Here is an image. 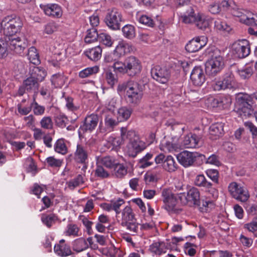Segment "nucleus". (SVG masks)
I'll return each instance as SVG.
<instances>
[{
    "instance_id": "1",
    "label": "nucleus",
    "mask_w": 257,
    "mask_h": 257,
    "mask_svg": "<svg viewBox=\"0 0 257 257\" xmlns=\"http://www.w3.org/2000/svg\"><path fill=\"white\" fill-rule=\"evenodd\" d=\"M252 97L246 93H239L236 97L234 111L242 118L254 114L252 107Z\"/></svg>"
},
{
    "instance_id": "2",
    "label": "nucleus",
    "mask_w": 257,
    "mask_h": 257,
    "mask_svg": "<svg viewBox=\"0 0 257 257\" xmlns=\"http://www.w3.org/2000/svg\"><path fill=\"white\" fill-rule=\"evenodd\" d=\"M2 25L4 34L6 36H11L21 31L23 22L19 17L8 16L2 20Z\"/></svg>"
},
{
    "instance_id": "3",
    "label": "nucleus",
    "mask_w": 257,
    "mask_h": 257,
    "mask_svg": "<svg viewBox=\"0 0 257 257\" xmlns=\"http://www.w3.org/2000/svg\"><path fill=\"white\" fill-rule=\"evenodd\" d=\"M224 65L223 58L219 54V53H213L206 62V72L208 75L214 76L222 70Z\"/></svg>"
},
{
    "instance_id": "4",
    "label": "nucleus",
    "mask_w": 257,
    "mask_h": 257,
    "mask_svg": "<svg viewBox=\"0 0 257 257\" xmlns=\"http://www.w3.org/2000/svg\"><path fill=\"white\" fill-rule=\"evenodd\" d=\"M228 189L232 197L240 202H247L250 197L247 188L235 182L230 183L228 185Z\"/></svg>"
},
{
    "instance_id": "5",
    "label": "nucleus",
    "mask_w": 257,
    "mask_h": 257,
    "mask_svg": "<svg viewBox=\"0 0 257 257\" xmlns=\"http://www.w3.org/2000/svg\"><path fill=\"white\" fill-rule=\"evenodd\" d=\"M177 195L170 188H165L161 190V197L164 203V208L168 212H174L176 210L178 203Z\"/></svg>"
},
{
    "instance_id": "6",
    "label": "nucleus",
    "mask_w": 257,
    "mask_h": 257,
    "mask_svg": "<svg viewBox=\"0 0 257 257\" xmlns=\"http://www.w3.org/2000/svg\"><path fill=\"white\" fill-rule=\"evenodd\" d=\"M235 86L234 77L231 72L225 74L222 78L216 80L212 85L213 88L215 91L231 89L235 88Z\"/></svg>"
},
{
    "instance_id": "7",
    "label": "nucleus",
    "mask_w": 257,
    "mask_h": 257,
    "mask_svg": "<svg viewBox=\"0 0 257 257\" xmlns=\"http://www.w3.org/2000/svg\"><path fill=\"white\" fill-rule=\"evenodd\" d=\"M9 49L16 53L21 54L27 47L25 37L21 35L19 36H6Z\"/></svg>"
},
{
    "instance_id": "8",
    "label": "nucleus",
    "mask_w": 257,
    "mask_h": 257,
    "mask_svg": "<svg viewBox=\"0 0 257 257\" xmlns=\"http://www.w3.org/2000/svg\"><path fill=\"white\" fill-rule=\"evenodd\" d=\"M181 202L184 205H198L200 202V192L195 187H192L186 195L184 193H178Z\"/></svg>"
},
{
    "instance_id": "9",
    "label": "nucleus",
    "mask_w": 257,
    "mask_h": 257,
    "mask_svg": "<svg viewBox=\"0 0 257 257\" xmlns=\"http://www.w3.org/2000/svg\"><path fill=\"white\" fill-rule=\"evenodd\" d=\"M126 65V74L130 77H134L139 75L142 69L141 61L137 57L131 56L125 59Z\"/></svg>"
},
{
    "instance_id": "10",
    "label": "nucleus",
    "mask_w": 257,
    "mask_h": 257,
    "mask_svg": "<svg viewBox=\"0 0 257 257\" xmlns=\"http://www.w3.org/2000/svg\"><path fill=\"white\" fill-rule=\"evenodd\" d=\"M232 52L234 57L243 58L247 56L250 53V47L248 41L243 39L233 43Z\"/></svg>"
},
{
    "instance_id": "11",
    "label": "nucleus",
    "mask_w": 257,
    "mask_h": 257,
    "mask_svg": "<svg viewBox=\"0 0 257 257\" xmlns=\"http://www.w3.org/2000/svg\"><path fill=\"white\" fill-rule=\"evenodd\" d=\"M152 78L162 84L166 83L170 79L171 71L166 67L159 65L154 66L151 71Z\"/></svg>"
},
{
    "instance_id": "12",
    "label": "nucleus",
    "mask_w": 257,
    "mask_h": 257,
    "mask_svg": "<svg viewBox=\"0 0 257 257\" xmlns=\"http://www.w3.org/2000/svg\"><path fill=\"white\" fill-rule=\"evenodd\" d=\"M122 21L121 13L116 9H112L108 12L105 18L106 25L111 30H116L120 28V22Z\"/></svg>"
},
{
    "instance_id": "13",
    "label": "nucleus",
    "mask_w": 257,
    "mask_h": 257,
    "mask_svg": "<svg viewBox=\"0 0 257 257\" xmlns=\"http://www.w3.org/2000/svg\"><path fill=\"white\" fill-rule=\"evenodd\" d=\"M146 148V143L137 136L133 141L129 142L126 147V153L130 157L135 158Z\"/></svg>"
},
{
    "instance_id": "14",
    "label": "nucleus",
    "mask_w": 257,
    "mask_h": 257,
    "mask_svg": "<svg viewBox=\"0 0 257 257\" xmlns=\"http://www.w3.org/2000/svg\"><path fill=\"white\" fill-rule=\"evenodd\" d=\"M126 90V95L127 100L131 104H136L139 103L142 98L143 93L140 88L139 85L134 82L132 86Z\"/></svg>"
},
{
    "instance_id": "15",
    "label": "nucleus",
    "mask_w": 257,
    "mask_h": 257,
    "mask_svg": "<svg viewBox=\"0 0 257 257\" xmlns=\"http://www.w3.org/2000/svg\"><path fill=\"white\" fill-rule=\"evenodd\" d=\"M194 184L198 187L204 188L214 198L218 196L217 190L213 187L212 184L208 181L203 175H197L194 180Z\"/></svg>"
},
{
    "instance_id": "16",
    "label": "nucleus",
    "mask_w": 257,
    "mask_h": 257,
    "mask_svg": "<svg viewBox=\"0 0 257 257\" xmlns=\"http://www.w3.org/2000/svg\"><path fill=\"white\" fill-rule=\"evenodd\" d=\"M90 152L86 145L77 144L74 154V160L78 163L85 164L88 161Z\"/></svg>"
},
{
    "instance_id": "17",
    "label": "nucleus",
    "mask_w": 257,
    "mask_h": 257,
    "mask_svg": "<svg viewBox=\"0 0 257 257\" xmlns=\"http://www.w3.org/2000/svg\"><path fill=\"white\" fill-rule=\"evenodd\" d=\"M207 43V38L205 36L196 37L190 40L186 45V50L189 53L196 52L203 47Z\"/></svg>"
},
{
    "instance_id": "18",
    "label": "nucleus",
    "mask_w": 257,
    "mask_h": 257,
    "mask_svg": "<svg viewBox=\"0 0 257 257\" xmlns=\"http://www.w3.org/2000/svg\"><path fill=\"white\" fill-rule=\"evenodd\" d=\"M197 157V153L184 151L178 154L177 159L179 163L184 167L192 166Z\"/></svg>"
},
{
    "instance_id": "19",
    "label": "nucleus",
    "mask_w": 257,
    "mask_h": 257,
    "mask_svg": "<svg viewBox=\"0 0 257 257\" xmlns=\"http://www.w3.org/2000/svg\"><path fill=\"white\" fill-rule=\"evenodd\" d=\"M99 121V117L96 114L92 113L87 116L85 119L84 122L79 128V133H84L87 131L91 132L95 129Z\"/></svg>"
},
{
    "instance_id": "20",
    "label": "nucleus",
    "mask_w": 257,
    "mask_h": 257,
    "mask_svg": "<svg viewBox=\"0 0 257 257\" xmlns=\"http://www.w3.org/2000/svg\"><path fill=\"white\" fill-rule=\"evenodd\" d=\"M132 51L133 47L132 45L122 40L118 42L114 50L113 51V54L115 57L120 58L130 53Z\"/></svg>"
},
{
    "instance_id": "21",
    "label": "nucleus",
    "mask_w": 257,
    "mask_h": 257,
    "mask_svg": "<svg viewBox=\"0 0 257 257\" xmlns=\"http://www.w3.org/2000/svg\"><path fill=\"white\" fill-rule=\"evenodd\" d=\"M190 79L193 85L201 86L205 81V77L203 70L201 66H196L190 74Z\"/></svg>"
},
{
    "instance_id": "22",
    "label": "nucleus",
    "mask_w": 257,
    "mask_h": 257,
    "mask_svg": "<svg viewBox=\"0 0 257 257\" xmlns=\"http://www.w3.org/2000/svg\"><path fill=\"white\" fill-rule=\"evenodd\" d=\"M40 8L43 10L45 14L53 18H59L62 15L61 7L54 4H50L46 5H40Z\"/></svg>"
},
{
    "instance_id": "23",
    "label": "nucleus",
    "mask_w": 257,
    "mask_h": 257,
    "mask_svg": "<svg viewBox=\"0 0 257 257\" xmlns=\"http://www.w3.org/2000/svg\"><path fill=\"white\" fill-rule=\"evenodd\" d=\"M87 242L89 243L90 247L93 248V247L92 246V238L89 237L87 238V240L83 238H79L74 240L73 244V248L75 251L78 252L82 251L88 247L89 246Z\"/></svg>"
},
{
    "instance_id": "24",
    "label": "nucleus",
    "mask_w": 257,
    "mask_h": 257,
    "mask_svg": "<svg viewBox=\"0 0 257 257\" xmlns=\"http://www.w3.org/2000/svg\"><path fill=\"white\" fill-rule=\"evenodd\" d=\"M55 252L60 256H67L72 253L70 246L65 243V240L61 239L54 247Z\"/></svg>"
},
{
    "instance_id": "25",
    "label": "nucleus",
    "mask_w": 257,
    "mask_h": 257,
    "mask_svg": "<svg viewBox=\"0 0 257 257\" xmlns=\"http://www.w3.org/2000/svg\"><path fill=\"white\" fill-rule=\"evenodd\" d=\"M230 12L233 16L238 17L239 21L244 24L248 17L253 15L250 12L237 7L231 8Z\"/></svg>"
},
{
    "instance_id": "26",
    "label": "nucleus",
    "mask_w": 257,
    "mask_h": 257,
    "mask_svg": "<svg viewBox=\"0 0 257 257\" xmlns=\"http://www.w3.org/2000/svg\"><path fill=\"white\" fill-rule=\"evenodd\" d=\"M224 124L222 122H217L212 124L209 127L210 138L216 140L222 136L223 134Z\"/></svg>"
},
{
    "instance_id": "27",
    "label": "nucleus",
    "mask_w": 257,
    "mask_h": 257,
    "mask_svg": "<svg viewBox=\"0 0 257 257\" xmlns=\"http://www.w3.org/2000/svg\"><path fill=\"white\" fill-rule=\"evenodd\" d=\"M200 138L195 134H190L185 137L183 145L187 148H194L198 146Z\"/></svg>"
},
{
    "instance_id": "28",
    "label": "nucleus",
    "mask_w": 257,
    "mask_h": 257,
    "mask_svg": "<svg viewBox=\"0 0 257 257\" xmlns=\"http://www.w3.org/2000/svg\"><path fill=\"white\" fill-rule=\"evenodd\" d=\"M30 76L38 82L42 81L47 75V71L41 67H33L30 68Z\"/></svg>"
},
{
    "instance_id": "29",
    "label": "nucleus",
    "mask_w": 257,
    "mask_h": 257,
    "mask_svg": "<svg viewBox=\"0 0 257 257\" xmlns=\"http://www.w3.org/2000/svg\"><path fill=\"white\" fill-rule=\"evenodd\" d=\"M84 53L90 60L94 61H97L101 57L102 49L99 46H97L86 50Z\"/></svg>"
},
{
    "instance_id": "30",
    "label": "nucleus",
    "mask_w": 257,
    "mask_h": 257,
    "mask_svg": "<svg viewBox=\"0 0 257 257\" xmlns=\"http://www.w3.org/2000/svg\"><path fill=\"white\" fill-rule=\"evenodd\" d=\"M121 225L135 219V214L130 206H125L121 211Z\"/></svg>"
},
{
    "instance_id": "31",
    "label": "nucleus",
    "mask_w": 257,
    "mask_h": 257,
    "mask_svg": "<svg viewBox=\"0 0 257 257\" xmlns=\"http://www.w3.org/2000/svg\"><path fill=\"white\" fill-rule=\"evenodd\" d=\"M23 84L28 92H36L38 89V82L31 76L24 81Z\"/></svg>"
},
{
    "instance_id": "32",
    "label": "nucleus",
    "mask_w": 257,
    "mask_h": 257,
    "mask_svg": "<svg viewBox=\"0 0 257 257\" xmlns=\"http://www.w3.org/2000/svg\"><path fill=\"white\" fill-rule=\"evenodd\" d=\"M181 20L184 23L191 24L196 21L197 16L195 14L194 10L189 7L186 12L181 17Z\"/></svg>"
},
{
    "instance_id": "33",
    "label": "nucleus",
    "mask_w": 257,
    "mask_h": 257,
    "mask_svg": "<svg viewBox=\"0 0 257 257\" xmlns=\"http://www.w3.org/2000/svg\"><path fill=\"white\" fill-rule=\"evenodd\" d=\"M163 167L166 171L173 172L177 169L178 165L172 156H168L164 161Z\"/></svg>"
},
{
    "instance_id": "34",
    "label": "nucleus",
    "mask_w": 257,
    "mask_h": 257,
    "mask_svg": "<svg viewBox=\"0 0 257 257\" xmlns=\"http://www.w3.org/2000/svg\"><path fill=\"white\" fill-rule=\"evenodd\" d=\"M137 136L135 131L132 130H127L125 127H122L120 128V139L122 142L126 140L130 142L133 141L135 138Z\"/></svg>"
},
{
    "instance_id": "35",
    "label": "nucleus",
    "mask_w": 257,
    "mask_h": 257,
    "mask_svg": "<svg viewBox=\"0 0 257 257\" xmlns=\"http://www.w3.org/2000/svg\"><path fill=\"white\" fill-rule=\"evenodd\" d=\"M103 77L106 83L111 88L118 82V78L110 70H106L104 72Z\"/></svg>"
},
{
    "instance_id": "36",
    "label": "nucleus",
    "mask_w": 257,
    "mask_h": 257,
    "mask_svg": "<svg viewBox=\"0 0 257 257\" xmlns=\"http://www.w3.org/2000/svg\"><path fill=\"white\" fill-rule=\"evenodd\" d=\"M27 57L31 63L34 65H38L40 63L39 55L35 47H31L29 49Z\"/></svg>"
},
{
    "instance_id": "37",
    "label": "nucleus",
    "mask_w": 257,
    "mask_h": 257,
    "mask_svg": "<svg viewBox=\"0 0 257 257\" xmlns=\"http://www.w3.org/2000/svg\"><path fill=\"white\" fill-rule=\"evenodd\" d=\"M132 113L131 109L123 106L119 108L117 110V119L119 121H123L127 120Z\"/></svg>"
},
{
    "instance_id": "38",
    "label": "nucleus",
    "mask_w": 257,
    "mask_h": 257,
    "mask_svg": "<svg viewBox=\"0 0 257 257\" xmlns=\"http://www.w3.org/2000/svg\"><path fill=\"white\" fill-rule=\"evenodd\" d=\"M136 18L140 24L146 26L153 27L155 25L154 21L152 18L146 15H142L138 13L136 15Z\"/></svg>"
},
{
    "instance_id": "39",
    "label": "nucleus",
    "mask_w": 257,
    "mask_h": 257,
    "mask_svg": "<svg viewBox=\"0 0 257 257\" xmlns=\"http://www.w3.org/2000/svg\"><path fill=\"white\" fill-rule=\"evenodd\" d=\"M153 158V154L151 153H148L141 159L138 163V166L140 168H146L153 164L152 161Z\"/></svg>"
},
{
    "instance_id": "40",
    "label": "nucleus",
    "mask_w": 257,
    "mask_h": 257,
    "mask_svg": "<svg viewBox=\"0 0 257 257\" xmlns=\"http://www.w3.org/2000/svg\"><path fill=\"white\" fill-rule=\"evenodd\" d=\"M150 249L156 254L160 255L166 252V245L164 242H155L150 246Z\"/></svg>"
},
{
    "instance_id": "41",
    "label": "nucleus",
    "mask_w": 257,
    "mask_h": 257,
    "mask_svg": "<svg viewBox=\"0 0 257 257\" xmlns=\"http://www.w3.org/2000/svg\"><path fill=\"white\" fill-rule=\"evenodd\" d=\"M99 70V68L98 66L87 67L80 71L79 76L80 78H85L97 73Z\"/></svg>"
},
{
    "instance_id": "42",
    "label": "nucleus",
    "mask_w": 257,
    "mask_h": 257,
    "mask_svg": "<svg viewBox=\"0 0 257 257\" xmlns=\"http://www.w3.org/2000/svg\"><path fill=\"white\" fill-rule=\"evenodd\" d=\"M123 36L126 39H133L136 36V29L132 25H126L122 28Z\"/></svg>"
},
{
    "instance_id": "43",
    "label": "nucleus",
    "mask_w": 257,
    "mask_h": 257,
    "mask_svg": "<svg viewBox=\"0 0 257 257\" xmlns=\"http://www.w3.org/2000/svg\"><path fill=\"white\" fill-rule=\"evenodd\" d=\"M51 81L55 87H61L64 84L65 78L62 74L57 73L52 76Z\"/></svg>"
},
{
    "instance_id": "44",
    "label": "nucleus",
    "mask_w": 257,
    "mask_h": 257,
    "mask_svg": "<svg viewBox=\"0 0 257 257\" xmlns=\"http://www.w3.org/2000/svg\"><path fill=\"white\" fill-rule=\"evenodd\" d=\"M99 34L95 28H92L87 31L86 36L85 37V42L90 44L98 39Z\"/></svg>"
},
{
    "instance_id": "45",
    "label": "nucleus",
    "mask_w": 257,
    "mask_h": 257,
    "mask_svg": "<svg viewBox=\"0 0 257 257\" xmlns=\"http://www.w3.org/2000/svg\"><path fill=\"white\" fill-rule=\"evenodd\" d=\"M121 225L126 227V229L133 235L137 233L139 230V224L137 222L136 218L133 219V221H130L126 223L122 224Z\"/></svg>"
},
{
    "instance_id": "46",
    "label": "nucleus",
    "mask_w": 257,
    "mask_h": 257,
    "mask_svg": "<svg viewBox=\"0 0 257 257\" xmlns=\"http://www.w3.org/2000/svg\"><path fill=\"white\" fill-rule=\"evenodd\" d=\"M98 163L107 168H113L115 164L114 159L110 156H105L98 160Z\"/></svg>"
},
{
    "instance_id": "47",
    "label": "nucleus",
    "mask_w": 257,
    "mask_h": 257,
    "mask_svg": "<svg viewBox=\"0 0 257 257\" xmlns=\"http://www.w3.org/2000/svg\"><path fill=\"white\" fill-rule=\"evenodd\" d=\"M79 231V228L76 224L70 223L67 225L64 234L66 236H78Z\"/></svg>"
},
{
    "instance_id": "48",
    "label": "nucleus",
    "mask_w": 257,
    "mask_h": 257,
    "mask_svg": "<svg viewBox=\"0 0 257 257\" xmlns=\"http://www.w3.org/2000/svg\"><path fill=\"white\" fill-rule=\"evenodd\" d=\"M57 220V217L54 214H42L41 220L42 222L49 228L51 227Z\"/></svg>"
},
{
    "instance_id": "49",
    "label": "nucleus",
    "mask_w": 257,
    "mask_h": 257,
    "mask_svg": "<svg viewBox=\"0 0 257 257\" xmlns=\"http://www.w3.org/2000/svg\"><path fill=\"white\" fill-rule=\"evenodd\" d=\"M214 27L217 30L224 33H229L231 31L230 26L225 22L220 20L216 21L214 23Z\"/></svg>"
},
{
    "instance_id": "50",
    "label": "nucleus",
    "mask_w": 257,
    "mask_h": 257,
    "mask_svg": "<svg viewBox=\"0 0 257 257\" xmlns=\"http://www.w3.org/2000/svg\"><path fill=\"white\" fill-rule=\"evenodd\" d=\"M114 168V174L117 178H121L127 174V169L122 164H116Z\"/></svg>"
},
{
    "instance_id": "51",
    "label": "nucleus",
    "mask_w": 257,
    "mask_h": 257,
    "mask_svg": "<svg viewBox=\"0 0 257 257\" xmlns=\"http://www.w3.org/2000/svg\"><path fill=\"white\" fill-rule=\"evenodd\" d=\"M195 23L197 27L201 30H205L208 28L209 26L208 20L205 19L203 16L199 14L197 15V19Z\"/></svg>"
},
{
    "instance_id": "52",
    "label": "nucleus",
    "mask_w": 257,
    "mask_h": 257,
    "mask_svg": "<svg viewBox=\"0 0 257 257\" xmlns=\"http://www.w3.org/2000/svg\"><path fill=\"white\" fill-rule=\"evenodd\" d=\"M219 108L225 109L231 104L232 99L229 95H225L218 98Z\"/></svg>"
},
{
    "instance_id": "53",
    "label": "nucleus",
    "mask_w": 257,
    "mask_h": 257,
    "mask_svg": "<svg viewBox=\"0 0 257 257\" xmlns=\"http://www.w3.org/2000/svg\"><path fill=\"white\" fill-rule=\"evenodd\" d=\"M98 40L102 44L108 47H111L113 44L110 36L104 33L99 34Z\"/></svg>"
},
{
    "instance_id": "54",
    "label": "nucleus",
    "mask_w": 257,
    "mask_h": 257,
    "mask_svg": "<svg viewBox=\"0 0 257 257\" xmlns=\"http://www.w3.org/2000/svg\"><path fill=\"white\" fill-rule=\"evenodd\" d=\"M95 176L101 179H104L108 178L109 174L102 167V165L97 162L96 168L95 170Z\"/></svg>"
},
{
    "instance_id": "55",
    "label": "nucleus",
    "mask_w": 257,
    "mask_h": 257,
    "mask_svg": "<svg viewBox=\"0 0 257 257\" xmlns=\"http://www.w3.org/2000/svg\"><path fill=\"white\" fill-rule=\"evenodd\" d=\"M112 67L116 73L126 74V65L125 60L123 62L120 61H117L114 62Z\"/></svg>"
},
{
    "instance_id": "56",
    "label": "nucleus",
    "mask_w": 257,
    "mask_h": 257,
    "mask_svg": "<svg viewBox=\"0 0 257 257\" xmlns=\"http://www.w3.org/2000/svg\"><path fill=\"white\" fill-rule=\"evenodd\" d=\"M55 151L60 154L64 155L67 152V149L64 141L62 140H58L54 146Z\"/></svg>"
},
{
    "instance_id": "57",
    "label": "nucleus",
    "mask_w": 257,
    "mask_h": 257,
    "mask_svg": "<svg viewBox=\"0 0 257 257\" xmlns=\"http://www.w3.org/2000/svg\"><path fill=\"white\" fill-rule=\"evenodd\" d=\"M31 106L33 107V112L36 115H43L45 110V107L44 106L39 105L34 98L33 102L31 103Z\"/></svg>"
},
{
    "instance_id": "58",
    "label": "nucleus",
    "mask_w": 257,
    "mask_h": 257,
    "mask_svg": "<svg viewBox=\"0 0 257 257\" xmlns=\"http://www.w3.org/2000/svg\"><path fill=\"white\" fill-rule=\"evenodd\" d=\"M46 161L48 166L53 168L60 167L62 164V160L56 159L54 157H49Z\"/></svg>"
},
{
    "instance_id": "59",
    "label": "nucleus",
    "mask_w": 257,
    "mask_h": 257,
    "mask_svg": "<svg viewBox=\"0 0 257 257\" xmlns=\"http://www.w3.org/2000/svg\"><path fill=\"white\" fill-rule=\"evenodd\" d=\"M84 182L83 177L79 175L76 178L69 181L68 185L70 188H74L75 187L82 184Z\"/></svg>"
},
{
    "instance_id": "60",
    "label": "nucleus",
    "mask_w": 257,
    "mask_h": 257,
    "mask_svg": "<svg viewBox=\"0 0 257 257\" xmlns=\"http://www.w3.org/2000/svg\"><path fill=\"white\" fill-rule=\"evenodd\" d=\"M237 73L242 79H247L252 75V69L250 67H246L238 70Z\"/></svg>"
},
{
    "instance_id": "61",
    "label": "nucleus",
    "mask_w": 257,
    "mask_h": 257,
    "mask_svg": "<svg viewBox=\"0 0 257 257\" xmlns=\"http://www.w3.org/2000/svg\"><path fill=\"white\" fill-rule=\"evenodd\" d=\"M41 126L45 129H51L53 127V122L50 116H45L40 121Z\"/></svg>"
},
{
    "instance_id": "62",
    "label": "nucleus",
    "mask_w": 257,
    "mask_h": 257,
    "mask_svg": "<svg viewBox=\"0 0 257 257\" xmlns=\"http://www.w3.org/2000/svg\"><path fill=\"white\" fill-rule=\"evenodd\" d=\"M205 104L209 108L219 107L218 98H214L213 96L208 97L205 100Z\"/></svg>"
},
{
    "instance_id": "63",
    "label": "nucleus",
    "mask_w": 257,
    "mask_h": 257,
    "mask_svg": "<svg viewBox=\"0 0 257 257\" xmlns=\"http://www.w3.org/2000/svg\"><path fill=\"white\" fill-rule=\"evenodd\" d=\"M207 176L215 183H218L219 174L217 170L215 169H208L206 171Z\"/></svg>"
},
{
    "instance_id": "64",
    "label": "nucleus",
    "mask_w": 257,
    "mask_h": 257,
    "mask_svg": "<svg viewBox=\"0 0 257 257\" xmlns=\"http://www.w3.org/2000/svg\"><path fill=\"white\" fill-rule=\"evenodd\" d=\"M107 255L111 257H123L122 251L113 246L109 248Z\"/></svg>"
}]
</instances>
